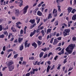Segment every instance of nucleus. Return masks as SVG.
<instances>
[{
    "label": "nucleus",
    "mask_w": 76,
    "mask_h": 76,
    "mask_svg": "<svg viewBox=\"0 0 76 76\" xmlns=\"http://www.w3.org/2000/svg\"><path fill=\"white\" fill-rule=\"evenodd\" d=\"M32 46H33L35 48H36L37 47V44L35 43V42H34L31 44Z\"/></svg>",
    "instance_id": "12"
},
{
    "label": "nucleus",
    "mask_w": 76,
    "mask_h": 76,
    "mask_svg": "<svg viewBox=\"0 0 76 76\" xmlns=\"http://www.w3.org/2000/svg\"><path fill=\"white\" fill-rule=\"evenodd\" d=\"M29 22L31 23L32 24H34L35 23V19H33V20L31 19L29 21Z\"/></svg>",
    "instance_id": "14"
},
{
    "label": "nucleus",
    "mask_w": 76,
    "mask_h": 76,
    "mask_svg": "<svg viewBox=\"0 0 76 76\" xmlns=\"http://www.w3.org/2000/svg\"><path fill=\"white\" fill-rule=\"evenodd\" d=\"M56 37H59L60 36V34L58 33L56 34Z\"/></svg>",
    "instance_id": "64"
},
{
    "label": "nucleus",
    "mask_w": 76,
    "mask_h": 76,
    "mask_svg": "<svg viewBox=\"0 0 76 76\" xmlns=\"http://www.w3.org/2000/svg\"><path fill=\"white\" fill-rule=\"evenodd\" d=\"M57 13V10L56 9H54L53 10V12H52L53 14V13Z\"/></svg>",
    "instance_id": "19"
},
{
    "label": "nucleus",
    "mask_w": 76,
    "mask_h": 76,
    "mask_svg": "<svg viewBox=\"0 0 76 76\" xmlns=\"http://www.w3.org/2000/svg\"><path fill=\"white\" fill-rule=\"evenodd\" d=\"M47 56H48V54H46L44 55L43 56L44 58H46V57H47Z\"/></svg>",
    "instance_id": "42"
},
{
    "label": "nucleus",
    "mask_w": 76,
    "mask_h": 76,
    "mask_svg": "<svg viewBox=\"0 0 76 76\" xmlns=\"http://www.w3.org/2000/svg\"><path fill=\"white\" fill-rule=\"evenodd\" d=\"M53 15L54 17H57V13L53 14Z\"/></svg>",
    "instance_id": "37"
},
{
    "label": "nucleus",
    "mask_w": 76,
    "mask_h": 76,
    "mask_svg": "<svg viewBox=\"0 0 76 76\" xmlns=\"http://www.w3.org/2000/svg\"><path fill=\"white\" fill-rule=\"evenodd\" d=\"M15 15L16 16H18L19 15V11L18 9L15 10Z\"/></svg>",
    "instance_id": "8"
},
{
    "label": "nucleus",
    "mask_w": 76,
    "mask_h": 76,
    "mask_svg": "<svg viewBox=\"0 0 76 76\" xmlns=\"http://www.w3.org/2000/svg\"><path fill=\"white\" fill-rule=\"evenodd\" d=\"M30 75V72H29L26 74V75L25 76H29Z\"/></svg>",
    "instance_id": "54"
},
{
    "label": "nucleus",
    "mask_w": 76,
    "mask_h": 76,
    "mask_svg": "<svg viewBox=\"0 0 76 76\" xmlns=\"http://www.w3.org/2000/svg\"><path fill=\"white\" fill-rule=\"evenodd\" d=\"M28 40H26V42H25V45H24V46L25 47H26H26H27V45H28V43L27 42H28Z\"/></svg>",
    "instance_id": "25"
},
{
    "label": "nucleus",
    "mask_w": 76,
    "mask_h": 76,
    "mask_svg": "<svg viewBox=\"0 0 76 76\" xmlns=\"http://www.w3.org/2000/svg\"><path fill=\"white\" fill-rule=\"evenodd\" d=\"M33 70L35 72H37V71L38 70V69L37 68L36 69H33Z\"/></svg>",
    "instance_id": "40"
},
{
    "label": "nucleus",
    "mask_w": 76,
    "mask_h": 76,
    "mask_svg": "<svg viewBox=\"0 0 76 76\" xmlns=\"http://www.w3.org/2000/svg\"><path fill=\"white\" fill-rule=\"evenodd\" d=\"M51 66H50V65H48V67H47V69H46V72L47 73H48L49 71L50 70V69H51Z\"/></svg>",
    "instance_id": "15"
},
{
    "label": "nucleus",
    "mask_w": 76,
    "mask_h": 76,
    "mask_svg": "<svg viewBox=\"0 0 76 76\" xmlns=\"http://www.w3.org/2000/svg\"><path fill=\"white\" fill-rule=\"evenodd\" d=\"M52 54H53V53L52 52H50V53H49L48 55V57H50V56H51V55Z\"/></svg>",
    "instance_id": "36"
},
{
    "label": "nucleus",
    "mask_w": 76,
    "mask_h": 76,
    "mask_svg": "<svg viewBox=\"0 0 76 76\" xmlns=\"http://www.w3.org/2000/svg\"><path fill=\"white\" fill-rule=\"evenodd\" d=\"M11 30H12V32H16L17 31L16 29L15 28H13V27L11 28Z\"/></svg>",
    "instance_id": "17"
},
{
    "label": "nucleus",
    "mask_w": 76,
    "mask_h": 76,
    "mask_svg": "<svg viewBox=\"0 0 76 76\" xmlns=\"http://www.w3.org/2000/svg\"><path fill=\"white\" fill-rule=\"evenodd\" d=\"M76 12V10L75 9H73L71 12V13L73 14L75 13V12Z\"/></svg>",
    "instance_id": "32"
},
{
    "label": "nucleus",
    "mask_w": 76,
    "mask_h": 76,
    "mask_svg": "<svg viewBox=\"0 0 76 76\" xmlns=\"http://www.w3.org/2000/svg\"><path fill=\"white\" fill-rule=\"evenodd\" d=\"M58 43V41H57V39H54V42L53 43V45H56Z\"/></svg>",
    "instance_id": "16"
},
{
    "label": "nucleus",
    "mask_w": 76,
    "mask_h": 76,
    "mask_svg": "<svg viewBox=\"0 0 76 76\" xmlns=\"http://www.w3.org/2000/svg\"><path fill=\"white\" fill-rule=\"evenodd\" d=\"M7 51L8 53H9V52H11V51H13V50L12 49H10V50H8Z\"/></svg>",
    "instance_id": "33"
},
{
    "label": "nucleus",
    "mask_w": 76,
    "mask_h": 76,
    "mask_svg": "<svg viewBox=\"0 0 76 76\" xmlns=\"http://www.w3.org/2000/svg\"><path fill=\"white\" fill-rule=\"evenodd\" d=\"M4 37V34L0 35V38H3Z\"/></svg>",
    "instance_id": "35"
},
{
    "label": "nucleus",
    "mask_w": 76,
    "mask_h": 76,
    "mask_svg": "<svg viewBox=\"0 0 76 76\" xmlns=\"http://www.w3.org/2000/svg\"><path fill=\"white\" fill-rule=\"evenodd\" d=\"M44 54V53L41 52L40 53L39 55V57L40 58H41L42 56H43V55Z\"/></svg>",
    "instance_id": "24"
},
{
    "label": "nucleus",
    "mask_w": 76,
    "mask_h": 76,
    "mask_svg": "<svg viewBox=\"0 0 76 76\" xmlns=\"http://www.w3.org/2000/svg\"><path fill=\"white\" fill-rule=\"evenodd\" d=\"M72 41H76V37H74L72 38Z\"/></svg>",
    "instance_id": "52"
},
{
    "label": "nucleus",
    "mask_w": 76,
    "mask_h": 76,
    "mask_svg": "<svg viewBox=\"0 0 76 76\" xmlns=\"http://www.w3.org/2000/svg\"><path fill=\"white\" fill-rule=\"evenodd\" d=\"M23 33V30L22 29H21L20 31V34H22Z\"/></svg>",
    "instance_id": "58"
},
{
    "label": "nucleus",
    "mask_w": 76,
    "mask_h": 76,
    "mask_svg": "<svg viewBox=\"0 0 76 76\" xmlns=\"http://www.w3.org/2000/svg\"><path fill=\"white\" fill-rule=\"evenodd\" d=\"M64 48H63L62 50L61 51V52H60L58 53V54L59 55H61L64 53Z\"/></svg>",
    "instance_id": "13"
},
{
    "label": "nucleus",
    "mask_w": 76,
    "mask_h": 76,
    "mask_svg": "<svg viewBox=\"0 0 76 76\" xmlns=\"http://www.w3.org/2000/svg\"><path fill=\"white\" fill-rule=\"evenodd\" d=\"M38 10V8L35 9L34 11V12H33L34 13H37V12Z\"/></svg>",
    "instance_id": "28"
},
{
    "label": "nucleus",
    "mask_w": 76,
    "mask_h": 76,
    "mask_svg": "<svg viewBox=\"0 0 76 76\" xmlns=\"http://www.w3.org/2000/svg\"><path fill=\"white\" fill-rule=\"evenodd\" d=\"M29 60H33L34 59V57L33 56H31L29 58Z\"/></svg>",
    "instance_id": "34"
},
{
    "label": "nucleus",
    "mask_w": 76,
    "mask_h": 76,
    "mask_svg": "<svg viewBox=\"0 0 76 76\" xmlns=\"http://www.w3.org/2000/svg\"><path fill=\"white\" fill-rule=\"evenodd\" d=\"M41 32L42 35V36L44 37V35H45V32H44V30H42L41 31Z\"/></svg>",
    "instance_id": "27"
},
{
    "label": "nucleus",
    "mask_w": 76,
    "mask_h": 76,
    "mask_svg": "<svg viewBox=\"0 0 76 76\" xmlns=\"http://www.w3.org/2000/svg\"><path fill=\"white\" fill-rule=\"evenodd\" d=\"M65 50L66 51V52L65 53V55L69 56V54H72V51H70V50L68 49H67V48H66Z\"/></svg>",
    "instance_id": "3"
},
{
    "label": "nucleus",
    "mask_w": 76,
    "mask_h": 76,
    "mask_svg": "<svg viewBox=\"0 0 76 76\" xmlns=\"http://www.w3.org/2000/svg\"><path fill=\"white\" fill-rule=\"evenodd\" d=\"M47 63L49 65H50L51 64V62L50 61H48Z\"/></svg>",
    "instance_id": "57"
},
{
    "label": "nucleus",
    "mask_w": 76,
    "mask_h": 76,
    "mask_svg": "<svg viewBox=\"0 0 76 76\" xmlns=\"http://www.w3.org/2000/svg\"><path fill=\"white\" fill-rule=\"evenodd\" d=\"M34 35V34H33V33L32 32L31 33L30 35V37H32V36L33 35Z\"/></svg>",
    "instance_id": "61"
},
{
    "label": "nucleus",
    "mask_w": 76,
    "mask_h": 76,
    "mask_svg": "<svg viewBox=\"0 0 76 76\" xmlns=\"http://www.w3.org/2000/svg\"><path fill=\"white\" fill-rule=\"evenodd\" d=\"M39 22H40V18H39L38 20H37V24H38L39 23Z\"/></svg>",
    "instance_id": "49"
},
{
    "label": "nucleus",
    "mask_w": 76,
    "mask_h": 76,
    "mask_svg": "<svg viewBox=\"0 0 76 76\" xmlns=\"http://www.w3.org/2000/svg\"><path fill=\"white\" fill-rule=\"evenodd\" d=\"M68 27H70V25H71V24L69 23V22L68 23Z\"/></svg>",
    "instance_id": "60"
},
{
    "label": "nucleus",
    "mask_w": 76,
    "mask_h": 76,
    "mask_svg": "<svg viewBox=\"0 0 76 76\" xmlns=\"http://www.w3.org/2000/svg\"><path fill=\"white\" fill-rule=\"evenodd\" d=\"M53 40H54V38H53L50 41V43L51 44L53 43Z\"/></svg>",
    "instance_id": "51"
},
{
    "label": "nucleus",
    "mask_w": 76,
    "mask_h": 76,
    "mask_svg": "<svg viewBox=\"0 0 76 76\" xmlns=\"http://www.w3.org/2000/svg\"><path fill=\"white\" fill-rule=\"evenodd\" d=\"M37 43L39 46H40V45H41V44H42V42H41V41L38 40L37 42Z\"/></svg>",
    "instance_id": "20"
},
{
    "label": "nucleus",
    "mask_w": 76,
    "mask_h": 76,
    "mask_svg": "<svg viewBox=\"0 0 76 76\" xmlns=\"http://www.w3.org/2000/svg\"><path fill=\"white\" fill-rule=\"evenodd\" d=\"M19 24H21V23L20 21H18L17 23H16V26L18 28H19V29H20V28H21V26H19Z\"/></svg>",
    "instance_id": "9"
},
{
    "label": "nucleus",
    "mask_w": 76,
    "mask_h": 76,
    "mask_svg": "<svg viewBox=\"0 0 76 76\" xmlns=\"http://www.w3.org/2000/svg\"><path fill=\"white\" fill-rule=\"evenodd\" d=\"M73 69V67L69 68L68 70V72H69V71H71V70H72Z\"/></svg>",
    "instance_id": "56"
},
{
    "label": "nucleus",
    "mask_w": 76,
    "mask_h": 76,
    "mask_svg": "<svg viewBox=\"0 0 76 76\" xmlns=\"http://www.w3.org/2000/svg\"><path fill=\"white\" fill-rule=\"evenodd\" d=\"M7 66H11L13 64V61L11 60L8 61V63H7Z\"/></svg>",
    "instance_id": "4"
},
{
    "label": "nucleus",
    "mask_w": 76,
    "mask_h": 76,
    "mask_svg": "<svg viewBox=\"0 0 76 76\" xmlns=\"http://www.w3.org/2000/svg\"><path fill=\"white\" fill-rule=\"evenodd\" d=\"M44 7H42V8L41 12H44Z\"/></svg>",
    "instance_id": "62"
},
{
    "label": "nucleus",
    "mask_w": 76,
    "mask_h": 76,
    "mask_svg": "<svg viewBox=\"0 0 76 76\" xmlns=\"http://www.w3.org/2000/svg\"><path fill=\"white\" fill-rule=\"evenodd\" d=\"M23 38H18V42L19 43H21L22 41L23 40Z\"/></svg>",
    "instance_id": "18"
},
{
    "label": "nucleus",
    "mask_w": 76,
    "mask_h": 76,
    "mask_svg": "<svg viewBox=\"0 0 76 76\" xmlns=\"http://www.w3.org/2000/svg\"><path fill=\"white\" fill-rule=\"evenodd\" d=\"M51 29H50V28L48 29L47 30V34H48V32L49 33L50 32H51Z\"/></svg>",
    "instance_id": "38"
},
{
    "label": "nucleus",
    "mask_w": 76,
    "mask_h": 76,
    "mask_svg": "<svg viewBox=\"0 0 76 76\" xmlns=\"http://www.w3.org/2000/svg\"><path fill=\"white\" fill-rule=\"evenodd\" d=\"M3 26L2 25H0V31H1L3 30Z\"/></svg>",
    "instance_id": "29"
},
{
    "label": "nucleus",
    "mask_w": 76,
    "mask_h": 76,
    "mask_svg": "<svg viewBox=\"0 0 76 76\" xmlns=\"http://www.w3.org/2000/svg\"><path fill=\"white\" fill-rule=\"evenodd\" d=\"M37 4V2L35 3L33 5V7H35V6H36Z\"/></svg>",
    "instance_id": "53"
},
{
    "label": "nucleus",
    "mask_w": 76,
    "mask_h": 76,
    "mask_svg": "<svg viewBox=\"0 0 76 76\" xmlns=\"http://www.w3.org/2000/svg\"><path fill=\"white\" fill-rule=\"evenodd\" d=\"M54 66H55L54 65H53L52 67V68L50 69V70H53V69H54Z\"/></svg>",
    "instance_id": "59"
},
{
    "label": "nucleus",
    "mask_w": 76,
    "mask_h": 76,
    "mask_svg": "<svg viewBox=\"0 0 76 76\" xmlns=\"http://www.w3.org/2000/svg\"><path fill=\"white\" fill-rule=\"evenodd\" d=\"M28 8H29V6L28 5L24 7L23 10V14H26V12H27V10Z\"/></svg>",
    "instance_id": "5"
},
{
    "label": "nucleus",
    "mask_w": 76,
    "mask_h": 76,
    "mask_svg": "<svg viewBox=\"0 0 76 76\" xmlns=\"http://www.w3.org/2000/svg\"><path fill=\"white\" fill-rule=\"evenodd\" d=\"M51 15H52V14L51 13L49 14V15L48 17V19H51V18H52V16H51Z\"/></svg>",
    "instance_id": "23"
},
{
    "label": "nucleus",
    "mask_w": 76,
    "mask_h": 76,
    "mask_svg": "<svg viewBox=\"0 0 76 76\" xmlns=\"http://www.w3.org/2000/svg\"><path fill=\"white\" fill-rule=\"evenodd\" d=\"M7 68V67H3L2 69V71H4Z\"/></svg>",
    "instance_id": "48"
},
{
    "label": "nucleus",
    "mask_w": 76,
    "mask_h": 76,
    "mask_svg": "<svg viewBox=\"0 0 76 76\" xmlns=\"http://www.w3.org/2000/svg\"><path fill=\"white\" fill-rule=\"evenodd\" d=\"M3 33L4 35H6V34L7 33V31H4Z\"/></svg>",
    "instance_id": "63"
},
{
    "label": "nucleus",
    "mask_w": 76,
    "mask_h": 76,
    "mask_svg": "<svg viewBox=\"0 0 76 76\" xmlns=\"http://www.w3.org/2000/svg\"><path fill=\"white\" fill-rule=\"evenodd\" d=\"M75 47V44H71L69 45L68 47L66 48L68 49V50H70V51H72V52H73V50L74 49Z\"/></svg>",
    "instance_id": "2"
},
{
    "label": "nucleus",
    "mask_w": 76,
    "mask_h": 76,
    "mask_svg": "<svg viewBox=\"0 0 76 76\" xmlns=\"http://www.w3.org/2000/svg\"><path fill=\"white\" fill-rule=\"evenodd\" d=\"M30 73L32 75H34V74H35V72H34V71L33 70L32 72V71L30 72Z\"/></svg>",
    "instance_id": "43"
},
{
    "label": "nucleus",
    "mask_w": 76,
    "mask_h": 76,
    "mask_svg": "<svg viewBox=\"0 0 76 76\" xmlns=\"http://www.w3.org/2000/svg\"><path fill=\"white\" fill-rule=\"evenodd\" d=\"M70 29L67 28L64 30L63 32V34L64 37L70 35Z\"/></svg>",
    "instance_id": "1"
},
{
    "label": "nucleus",
    "mask_w": 76,
    "mask_h": 76,
    "mask_svg": "<svg viewBox=\"0 0 76 76\" xmlns=\"http://www.w3.org/2000/svg\"><path fill=\"white\" fill-rule=\"evenodd\" d=\"M58 56H56L55 57H54V60H56L57 59H58Z\"/></svg>",
    "instance_id": "39"
},
{
    "label": "nucleus",
    "mask_w": 76,
    "mask_h": 76,
    "mask_svg": "<svg viewBox=\"0 0 76 76\" xmlns=\"http://www.w3.org/2000/svg\"><path fill=\"white\" fill-rule=\"evenodd\" d=\"M54 24L55 26H57L58 25V21L57 20L55 21V22L54 23Z\"/></svg>",
    "instance_id": "26"
},
{
    "label": "nucleus",
    "mask_w": 76,
    "mask_h": 76,
    "mask_svg": "<svg viewBox=\"0 0 76 76\" xmlns=\"http://www.w3.org/2000/svg\"><path fill=\"white\" fill-rule=\"evenodd\" d=\"M8 67L10 72L13 71V70L15 69V67L13 66H8Z\"/></svg>",
    "instance_id": "6"
},
{
    "label": "nucleus",
    "mask_w": 76,
    "mask_h": 76,
    "mask_svg": "<svg viewBox=\"0 0 76 76\" xmlns=\"http://www.w3.org/2000/svg\"><path fill=\"white\" fill-rule=\"evenodd\" d=\"M72 9L73 8L72 7H68L67 10H68V13H70L72 12Z\"/></svg>",
    "instance_id": "11"
},
{
    "label": "nucleus",
    "mask_w": 76,
    "mask_h": 76,
    "mask_svg": "<svg viewBox=\"0 0 76 76\" xmlns=\"http://www.w3.org/2000/svg\"><path fill=\"white\" fill-rule=\"evenodd\" d=\"M57 7H58V11H59V12H60L61 11V9H60V8H61V6L58 5V6Z\"/></svg>",
    "instance_id": "30"
},
{
    "label": "nucleus",
    "mask_w": 76,
    "mask_h": 76,
    "mask_svg": "<svg viewBox=\"0 0 76 76\" xmlns=\"http://www.w3.org/2000/svg\"><path fill=\"white\" fill-rule=\"evenodd\" d=\"M38 38L39 39V40H42V36H39L38 37Z\"/></svg>",
    "instance_id": "46"
},
{
    "label": "nucleus",
    "mask_w": 76,
    "mask_h": 76,
    "mask_svg": "<svg viewBox=\"0 0 76 76\" xmlns=\"http://www.w3.org/2000/svg\"><path fill=\"white\" fill-rule=\"evenodd\" d=\"M23 0H18V1H20L19 2V4H23Z\"/></svg>",
    "instance_id": "45"
},
{
    "label": "nucleus",
    "mask_w": 76,
    "mask_h": 76,
    "mask_svg": "<svg viewBox=\"0 0 76 76\" xmlns=\"http://www.w3.org/2000/svg\"><path fill=\"white\" fill-rule=\"evenodd\" d=\"M67 58H66L64 59V64H65L66 63H67Z\"/></svg>",
    "instance_id": "44"
},
{
    "label": "nucleus",
    "mask_w": 76,
    "mask_h": 76,
    "mask_svg": "<svg viewBox=\"0 0 76 76\" xmlns=\"http://www.w3.org/2000/svg\"><path fill=\"white\" fill-rule=\"evenodd\" d=\"M6 24H3V30L4 31H6L7 29H8L9 27H8V26H6Z\"/></svg>",
    "instance_id": "7"
},
{
    "label": "nucleus",
    "mask_w": 76,
    "mask_h": 76,
    "mask_svg": "<svg viewBox=\"0 0 76 76\" xmlns=\"http://www.w3.org/2000/svg\"><path fill=\"white\" fill-rule=\"evenodd\" d=\"M2 50L4 51H6V46H4L3 47Z\"/></svg>",
    "instance_id": "47"
},
{
    "label": "nucleus",
    "mask_w": 76,
    "mask_h": 76,
    "mask_svg": "<svg viewBox=\"0 0 76 76\" xmlns=\"http://www.w3.org/2000/svg\"><path fill=\"white\" fill-rule=\"evenodd\" d=\"M37 15L39 16H41L42 15V13L39 10L37 11Z\"/></svg>",
    "instance_id": "10"
},
{
    "label": "nucleus",
    "mask_w": 76,
    "mask_h": 76,
    "mask_svg": "<svg viewBox=\"0 0 76 76\" xmlns=\"http://www.w3.org/2000/svg\"><path fill=\"white\" fill-rule=\"evenodd\" d=\"M18 54H16L14 55V58H16L18 57Z\"/></svg>",
    "instance_id": "41"
},
{
    "label": "nucleus",
    "mask_w": 76,
    "mask_h": 76,
    "mask_svg": "<svg viewBox=\"0 0 76 76\" xmlns=\"http://www.w3.org/2000/svg\"><path fill=\"white\" fill-rule=\"evenodd\" d=\"M72 20H75L76 19V14L74 15L72 18Z\"/></svg>",
    "instance_id": "21"
},
{
    "label": "nucleus",
    "mask_w": 76,
    "mask_h": 76,
    "mask_svg": "<svg viewBox=\"0 0 76 76\" xmlns=\"http://www.w3.org/2000/svg\"><path fill=\"white\" fill-rule=\"evenodd\" d=\"M61 65L60 64H59L58 65V66L57 68V69L58 70H60V67H61Z\"/></svg>",
    "instance_id": "31"
},
{
    "label": "nucleus",
    "mask_w": 76,
    "mask_h": 76,
    "mask_svg": "<svg viewBox=\"0 0 76 76\" xmlns=\"http://www.w3.org/2000/svg\"><path fill=\"white\" fill-rule=\"evenodd\" d=\"M56 34H57V31H55L53 33V36H55L56 35Z\"/></svg>",
    "instance_id": "55"
},
{
    "label": "nucleus",
    "mask_w": 76,
    "mask_h": 76,
    "mask_svg": "<svg viewBox=\"0 0 76 76\" xmlns=\"http://www.w3.org/2000/svg\"><path fill=\"white\" fill-rule=\"evenodd\" d=\"M47 48H45L44 49H42V51H45H45H47Z\"/></svg>",
    "instance_id": "50"
},
{
    "label": "nucleus",
    "mask_w": 76,
    "mask_h": 76,
    "mask_svg": "<svg viewBox=\"0 0 76 76\" xmlns=\"http://www.w3.org/2000/svg\"><path fill=\"white\" fill-rule=\"evenodd\" d=\"M23 49V45H21V46L20 47V51H22Z\"/></svg>",
    "instance_id": "22"
}]
</instances>
